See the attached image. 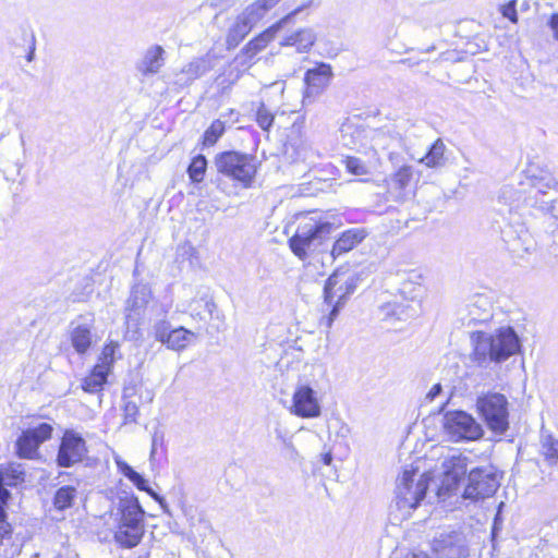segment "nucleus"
I'll return each instance as SVG.
<instances>
[{
	"label": "nucleus",
	"mask_w": 558,
	"mask_h": 558,
	"mask_svg": "<svg viewBox=\"0 0 558 558\" xmlns=\"http://www.w3.org/2000/svg\"><path fill=\"white\" fill-rule=\"evenodd\" d=\"M252 28V26H250L245 21L238 16L236 22L229 29V33L227 35L228 49L235 48L251 32Z\"/></svg>",
	"instance_id": "obj_35"
},
{
	"label": "nucleus",
	"mask_w": 558,
	"mask_h": 558,
	"mask_svg": "<svg viewBox=\"0 0 558 558\" xmlns=\"http://www.w3.org/2000/svg\"><path fill=\"white\" fill-rule=\"evenodd\" d=\"M530 185L535 191L533 195L527 197V204L532 207L531 201L533 197H537L538 199H544L543 196L546 195L547 190H556L558 191V181L547 171H541L538 174L531 173L529 177Z\"/></svg>",
	"instance_id": "obj_25"
},
{
	"label": "nucleus",
	"mask_w": 558,
	"mask_h": 558,
	"mask_svg": "<svg viewBox=\"0 0 558 558\" xmlns=\"http://www.w3.org/2000/svg\"><path fill=\"white\" fill-rule=\"evenodd\" d=\"M94 318L87 316H78L70 324V339L75 352L84 355L94 343L95 333Z\"/></svg>",
	"instance_id": "obj_20"
},
{
	"label": "nucleus",
	"mask_w": 558,
	"mask_h": 558,
	"mask_svg": "<svg viewBox=\"0 0 558 558\" xmlns=\"http://www.w3.org/2000/svg\"><path fill=\"white\" fill-rule=\"evenodd\" d=\"M165 50L161 46L150 47L137 64V70L143 75H153L159 72L163 65Z\"/></svg>",
	"instance_id": "obj_27"
},
{
	"label": "nucleus",
	"mask_w": 558,
	"mask_h": 558,
	"mask_svg": "<svg viewBox=\"0 0 558 558\" xmlns=\"http://www.w3.org/2000/svg\"><path fill=\"white\" fill-rule=\"evenodd\" d=\"M335 227L331 222L310 218L301 222L289 240L291 251L302 260L310 254L323 252V244L330 239Z\"/></svg>",
	"instance_id": "obj_5"
},
{
	"label": "nucleus",
	"mask_w": 558,
	"mask_h": 558,
	"mask_svg": "<svg viewBox=\"0 0 558 558\" xmlns=\"http://www.w3.org/2000/svg\"><path fill=\"white\" fill-rule=\"evenodd\" d=\"M366 238V231L363 228H351L341 233L333 242L332 248L328 254L330 260L348 253L359 245Z\"/></svg>",
	"instance_id": "obj_23"
},
{
	"label": "nucleus",
	"mask_w": 558,
	"mask_h": 558,
	"mask_svg": "<svg viewBox=\"0 0 558 558\" xmlns=\"http://www.w3.org/2000/svg\"><path fill=\"white\" fill-rule=\"evenodd\" d=\"M140 558H148V557H147V556H145V557H140Z\"/></svg>",
	"instance_id": "obj_63"
},
{
	"label": "nucleus",
	"mask_w": 558,
	"mask_h": 558,
	"mask_svg": "<svg viewBox=\"0 0 558 558\" xmlns=\"http://www.w3.org/2000/svg\"><path fill=\"white\" fill-rule=\"evenodd\" d=\"M216 307V303L213 299L201 298L199 300H195L191 303V315L192 317L205 319L203 314L206 313L207 315L213 316Z\"/></svg>",
	"instance_id": "obj_40"
},
{
	"label": "nucleus",
	"mask_w": 558,
	"mask_h": 558,
	"mask_svg": "<svg viewBox=\"0 0 558 558\" xmlns=\"http://www.w3.org/2000/svg\"><path fill=\"white\" fill-rule=\"evenodd\" d=\"M468 325L487 323L493 318V306L489 299L483 294L474 295L466 304Z\"/></svg>",
	"instance_id": "obj_24"
},
{
	"label": "nucleus",
	"mask_w": 558,
	"mask_h": 558,
	"mask_svg": "<svg viewBox=\"0 0 558 558\" xmlns=\"http://www.w3.org/2000/svg\"><path fill=\"white\" fill-rule=\"evenodd\" d=\"M137 395V387L134 384H129L123 387L122 401H133V398Z\"/></svg>",
	"instance_id": "obj_50"
},
{
	"label": "nucleus",
	"mask_w": 558,
	"mask_h": 558,
	"mask_svg": "<svg viewBox=\"0 0 558 558\" xmlns=\"http://www.w3.org/2000/svg\"><path fill=\"white\" fill-rule=\"evenodd\" d=\"M343 276L344 272L336 270L326 280L324 287V301L326 304H331L336 296L345 302L347 299L354 293L357 287L359 277L352 275L343 279Z\"/></svg>",
	"instance_id": "obj_19"
},
{
	"label": "nucleus",
	"mask_w": 558,
	"mask_h": 558,
	"mask_svg": "<svg viewBox=\"0 0 558 558\" xmlns=\"http://www.w3.org/2000/svg\"><path fill=\"white\" fill-rule=\"evenodd\" d=\"M87 452V445L82 435L73 429H65L59 444L56 464L59 468H72L83 462Z\"/></svg>",
	"instance_id": "obj_12"
},
{
	"label": "nucleus",
	"mask_w": 558,
	"mask_h": 558,
	"mask_svg": "<svg viewBox=\"0 0 558 558\" xmlns=\"http://www.w3.org/2000/svg\"><path fill=\"white\" fill-rule=\"evenodd\" d=\"M277 27H270L248 41L242 49V53L246 58L245 61H251L259 51L265 49L267 45L274 39Z\"/></svg>",
	"instance_id": "obj_29"
},
{
	"label": "nucleus",
	"mask_w": 558,
	"mask_h": 558,
	"mask_svg": "<svg viewBox=\"0 0 558 558\" xmlns=\"http://www.w3.org/2000/svg\"><path fill=\"white\" fill-rule=\"evenodd\" d=\"M533 199L532 208L539 210L546 217L548 228L553 233L558 232V199L547 202L537 197L531 198V201Z\"/></svg>",
	"instance_id": "obj_30"
},
{
	"label": "nucleus",
	"mask_w": 558,
	"mask_h": 558,
	"mask_svg": "<svg viewBox=\"0 0 558 558\" xmlns=\"http://www.w3.org/2000/svg\"><path fill=\"white\" fill-rule=\"evenodd\" d=\"M291 413L299 417L313 418L322 413L316 391L308 385L299 386L292 399Z\"/></svg>",
	"instance_id": "obj_17"
},
{
	"label": "nucleus",
	"mask_w": 558,
	"mask_h": 558,
	"mask_svg": "<svg viewBox=\"0 0 558 558\" xmlns=\"http://www.w3.org/2000/svg\"><path fill=\"white\" fill-rule=\"evenodd\" d=\"M409 558H427V555L423 553L412 554Z\"/></svg>",
	"instance_id": "obj_59"
},
{
	"label": "nucleus",
	"mask_w": 558,
	"mask_h": 558,
	"mask_svg": "<svg viewBox=\"0 0 558 558\" xmlns=\"http://www.w3.org/2000/svg\"><path fill=\"white\" fill-rule=\"evenodd\" d=\"M225 132V123L220 120H215L210 126L205 131L203 136V144L205 146H213Z\"/></svg>",
	"instance_id": "obj_41"
},
{
	"label": "nucleus",
	"mask_w": 558,
	"mask_h": 558,
	"mask_svg": "<svg viewBox=\"0 0 558 558\" xmlns=\"http://www.w3.org/2000/svg\"><path fill=\"white\" fill-rule=\"evenodd\" d=\"M214 166L219 174L242 189L252 187L257 173L256 157L238 150L217 154L214 158Z\"/></svg>",
	"instance_id": "obj_4"
},
{
	"label": "nucleus",
	"mask_w": 558,
	"mask_h": 558,
	"mask_svg": "<svg viewBox=\"0 0 558 558\" xmlns=\"http://www.w3.org/2000/svg\"><path fill=\"white\" fill-rule=\"evenodd\" d=\"M278 3L277 0H256L251 5H248L241 15H239L243 21H245L250 26H254L257 24L266 13L272 9Z\"/></svg>",
	"instance_id": "obj_28"
},
{
	"label": "nucleus",
	"mask_w": 558,
	"mask_h": 558,
	"mask_svg": "<svg viewBox=\"0 0 558 558\" xmlns=\"http://www.w3.org/2000/svg\"><path fill=\"white\" fill-rule=\"evenodd\" d=\"M468 461L469 459L462 456L452 457L448 460L441 484L438 488L439 496L452 495L457 493L462 482L466 483Z\"/></svg>",
	"instance_id": "obj_15"
},
{
	"label": "nucleus",
	"mask_w": 558,
	"mask_h": 558,
	"mask_svg": "<svg viewBox=\"0 0 558 558\" xmlns=\"http://www.w3.org/2000/svg\"><path fill=\"white\" fill-rule=\"evenodd\" d=\"M154 393L149 390L146 391V400L148 403L153 402Z\"/></svg>",
	"instance_id": "obj_58"
},
{
	"label": "nucleus",
	"mask_w": 558,
	"mask_h": 558,
	"mask_svg": "<svg viewBox=\"0 0 558 558\" xmlns=\"http://www.w3.org/2000/svg\"><path fill=\"white\" fill-rule=\"evenodd\" d=\"M429 480L426 473L418 474L413 468L404 469L397 478L393 506L402 519L410 517L425 499Z\"/></svg>",
	"instance_id": "obj_3"
},
{
	"label": "nucleus",
	"mask_w": 558,
	"mask_h": 558,
	"mask_svg": "<svg viewBox=\"0 0 558 558\" xmlns=\"http://www.w3.org/2000/svg\"><path fill=\"white\" fill-rule=\"evenodd\" d=\"M442 391V387L440 384H436L432 387V389L428 391L426 398L429 400H434L436 397H438Z\"/></svg>",
	"instance_id": "obj_53"
},
{
	"label": "nucleus",
	"mask_w": 558,
	"mask_h": 558,
	"mask_svg": "<svg viewBox=\"0 0 558 558\" xmlns=\"http://www.w3.org/2000/svg\"><path fill=\"white\" fill-rule=\"evenodd\" d=\"M515 4H517V1L512 0V1H510L507 4L501 7V14H502V16L507 17L512 23H517L518 22V14H517Z\"/></svg>",
	"instance_id": "obj_49"
},
{
	"label": "nucleus",
	"mask_w": 558,
	"mask_h": 558,
	"mask_svg": "<svg viewBox=\"0 0 558 558\" xmlns=\"http://www.w3.org/2000/svg\"><path fill=\"white\" fill-rule=\"evenodd\" d=\"M446 145L441 138H437L428 148L427 153L420 159L428 168H439L446 163Z\"/></svg>",
	"instance_id": "obj_31"
},
{
	"label": "nucleus",
	"mask_w": 558,
	"mask_h": 558,
	"mask_svg": "<svg viewBox=\"0 0 558 558\" xmlns=\"http://www.w3.org/2000/svg\"><path fill=\"white\" fill-rule=\"evenodd\" d=\"M442 421L445 432L453 441L477 440L484 435L482 425L465 411H449Z\"/></svg>",
	"instance_id": "obj_10"
},
{
	"label": "nucleus",
	"mask_w": 558,
	"mask_h": 558,
	"mask_svg": "<svg viewBox=\"0 0 558 558\" xmlns=\"http://www.w3.org/2000/svg\"><path fill=\"white\" fill-rule=\"evenodd\" d=\"M154 500H156L160 506L161 508L165 510V511H168V506H167V502L165 500L163 497H161L159 494H157L154 489H151L149 486H148V489L145 490Z\"/></svg>",
	"instance_id": "obj_52"
},
{
	"label": "nucleus",
	"mask_w": 558,
	"mask_h": 558,
	"mask_svg": "<svg viewBox=\"0 0 558 558\" xmlns=\"http://www.w3.org/2000/svg\"><path fill=\"white\" fill-rule=\"evenodd\" d=\"M476 410L486 426L497 435L509 428V402L505 395L496 391L481 393L476 399Z\"/></svg>",
	"instance_id": "obj_7"
},
{
	"label": "nucleus",
	"mask_w": 558,
	"mask_h": 558,
	"mask_svg": "<svg viewBox=\"0 0 558 558\" xmlns=\"http://www.w3.org/2000/svg\"><path fill=\"white\" fill-rule=\"evenodd\" d=\"M497 223H500L499 227L502 225V220H497Z\"/></svg>",
	"instance_id": "obj_62"
},
{
	"label": "nucleus",
	"mask_w": 558,
	"mask_h": 558,
	"mask_svg": "<svg viewBox=\"0 0 558 558\" xmlns=\"http://www.w3.org/2000/svg\"><path fill=\"white\" fill-rule=\"evenodd\" d=\"M541 453L548 464L554 465L558 462V439L551 435H542Z\"/></svg>",
	"instance_id": "obj_37"
},
{
	"label": "nucleus",
	"mask_w": 558,
	"mask_h": 558,
	"mask_svg": "<svg viewBox=\"0 0 558 558\" xmlns=\"http://www.w3.org/2000/svg\"><path fill=\"white\" fill-rule=\"evenodd\" d=\"M211 70L210 61L205 58H197L186 64L182 71L177 74V83L186 85L196 78L205 75Z\"/></svg>",
	"instance_id": "obj_26"
},
{
	"label": "nucleus",
	"mask_w": 558,
	"mask_h": 558,
	"mask_svg": "<svg viewBox=\"0 0 558 558\" xmlns=\"http://www.w3.org/2000/svg\"><path fill=\"white\" fill-rule=\"evenodd\" d=\"M172 329L173 328H171V324L168 320L160 319L154 324L153 333L155 339L163 344L166 342V339H168V335L171 333Z\"/></svg>",
	"instance_id": "obj_45"
},
{
	"label": "nucleus",
	"mask_w": 558,
	"mask_h": 558,
	"mask_svg": "<svg viewBox=\"0 0 558 558\" xmlns=\"http://www.w3.org/2000/svg\"><path fill=\"white\" fill-rule=\"evenodd\" d=\"M501 529V520L499 518V514H496L495 519H494V524H493V529H492V538L493 541L495 539L498 531Z\"/></svg>",
	"instance_id": "obj_54"
},
{
	"label": "nucleus",
	"mask_w": 558,
	"mask_h": 558,
	"mask_svg": "<svg viewBox=\"0 0 558 558\" xmlns=\"http://www.w3.org/2000/svg\"><path fill=\"white\" fill-rule=\"evenodd\" d=\"M315 34L312 29H302L288 39V45L295 46L299 52H306L315 43Z\"/></svg>",
	"instance_id": "obj_36"
},
{
	"label": "nucleus",
	"mask_w": 558,
	"mask_h": 558,
	"mask_svg": "<svg viewBox=\"0 0 558 558\" xmlns=\"http://www.w3.org/2000/svg\"><path fill=\"white\" fill-rule=\"evenodd\" d=\"M207 169V159L204 155L195 156L187 167L189 178L193 183H199L204 180Z\"/></svg>",
	"instance_id": "obj_39"
},
{
	"label": "nucleus",
	"mask_w": 558,
	"mask_h": 558,
	"mask_svg": "<svg viewBox=\"0 0 558 558\" xmlns=\"http://www.w3.org/2000/svg\"><path fill=\"white\" fill-rule=\"evenodd\" d=\"M151 299V290L147 284L136 283L132 287L125 302L124 313L128 326H137Z\"/></svg>",
	"instance_id": "obj_18"
},
{
	"label": "nucleus",
	"mask_w": 558,
	"mask_h": 558,
	"mask_svg": "<svg viewBox=\"0 0 558 558\" xmlns=\"http://www.w3.org/2000/svg\"><path fill=\"white\" fill-rule=\"evenodd\" d=\"M311 4H312V0H310L306 4L301 5V7L296 8L295 10H293V11H292V12H291L287 17H289V16H291V15H292V16L296 15V14H298V13H300L304 8L310 7Z\"/></svg>",
	"instance_id": "obj_55"
},
{
	"label": "nucleus",
	"mask_w": 558,
	"mask_h": 558,
	"mask_svg": "<svg viewBox=\"0 0 558 558\" xmlns=\"http://www.w3.org/2000/svg\"><path fill=\"white\" fill-rule=\"evenodd\" d=\"M345 302L337 299V301L331 304H327L328 306H331V310L329 314L326 317H323L320 325L325 326L326 328H331L335 319L338 317L340 310L343 307Z\"/></svg>",
	"instance_id": "obj_47"
},
{
	"label": "nucleus",
	"mask_w": 558,
	"mask_h": 558,
	"mask_svg": "<svg viewBox=\"0 0 558 558\" xmlns=\"http://www.w3.org/2000/svg\"><path fill=\"white\" fill-rule=\"evenodd\" d=\"M114 509L118 522L114 541L124 548L137 546L145 533L146 515L138 497L132 490L120 489L117 493Z\"/></svg>",
	"instance_id": "obj_2"
},
{
	"label": "nucleus",
	"mask_w": 558,
	"mask_h": 558,
	"mask_svg": "<svg viewBox=\"0 0 558 558\" xmlns=\"http://www.w3.org/2000/svg\"><path fill=\"white\" fill-rule=\"evenodd\" d=\"M345 169L349 173L354 175H365L368 173L366 163L357 157L348 156L343 160Z\"/></svg>",
	"instance_id": "obj_42"
},
{
	"label": "nucleus",
	"mask_w": 558,
	"mask_h": 558,
	"mask_svg": "<svg viewBox=\"0 0 558 558\" xmlns=\"http://www.w3.org/2000/svg\"><path fill=\"white\" fill-rule=\"evenodd\" d=\"M77 497V490L72 485H65L60 488H58L54 493L52 505L53 508L58 511H64L66 509H70L74 500Z\"/></svg>",
	"instance_id": "obj_32"
},
{
	"label": "nucleus",
	"mask_w": 558,
	"mask_h": 558,
	"mask_svg": "<svg viewBox=\"0 0 558 558\" xmlns=\"http://www.w3.org/2000/svg\"><path fill=\"white\" fill-rule=\"evenodd\" d=\"M331 77L332 70L327 63H319L317 66L308 69L304 77L306 90L303 104H311L316 96L320 95L329 85Z\"/></svg>",
	"instance_id": "obj_21"
},
{
	"label": "nucleus",
	"mask_w": 558,
	"mask_h": 558,
	"mask_svg": "<svg viewBox=\"0 0 558 558\" xmlns=\"http://www.w3.org/2000/svg\"><path fill=\"white\" fill-rule=\"evenodd\" d=\"M323 462L326 465H330L331 464V462H332V454H331V452H327V453L323 454Z\"/></svg>",
	"instance_id": "obj_56"
},
{
	"label": "nucleus",
	"mask_w": 558,
	"mask_h": 558,
	"mask_svg": "<svg viewBox=\"0 0 558 558\" xmlns=\"http://www.w3.org/2000/svg\"><path fill=\"white\" fill-rule=\"evenodd\" d=\"M500 215H502V225L499 227L501 239L514 257L522 258L524 254L534 250V240L521 221V216L513 213L511 207L507 211L500 209Z\"/></svg>",
	"instance_id": "obj_6"
},
{
	"label": "nucleus",
	"mask_w": 558,
	"mask_h": 558,
	"mask_svg": "<svg viewBox=\"0 0 558 558\" xmlns=\"http://www.w3.org/2000/svg\"><path fill=\"white\" fill-rule=\"evenodd\" d=\"M123 425L137 423V416L140 414L137 402L123 401Z\"/></svg>",
	"instance_id": "obj_44"
},
{
	"label": "nucleus",
	"mask_w": 558,
	"mask_h": 558,
	"mask_svg": "<svg viewBox=\"0 0 558 558\" xmlns=\"http://www.w3.org/2000/svg\"><path fill=\"white\" fill-rule=\"evenodd\" d=\"M501 477L492 464L468 469L462 497L472 501L488 498L499 488Z\"/></svg>",
	"instance_id": "obj_8"
},
{
	"label": "nucleus",
	"mask_w": 558,
	"mask_h": 558,
	"mask_svg": "<svg viewBox=\"0 0 558 558\" xmlns=\"http://www.w3.org/2000/svg\"><path fill=\"white\" fill-rule=\"evenodd\" d=\"M34 56H35V47L33 46V47H32V49H31V51H29V52L27 53V56H26V60H27L28 62L33 61Z\"/></svg>",
	"instance_id": "obj_57"
},
{
	"label": "nucleus",
	"mask_w": 558,
	"mask_h": 558,
	"mask_svg": "<svg viewBox=\"0 0 558 558\" xmlns=\"http://www.w3.org/2000/svg\"><path fill=\"white\" fill-rule=\"evenodd\" d=\"M21 143H22L23 146L25 145V141H24L23 136H21Z\"/></svg>",
	"instance_id": "obj_61"
},
{
	"label": "nucleus",
	"mask_w": 558,
	"mask_h": 558,
	"mask_svg": "<svg viewBox=\"0 0 558 558\" xmlns=\"http://www.w3.org/2000/svg\"><path fill=\"white\" fill-rule=\"evenodd\" d=\"M25 475L22 464H10L0 471V485L16 487L25 481Z\"/></svg>",
	"instance_id": "obj_33"
},
{
	"label": "nucleus",
	"mask_w": 558,
	"mask_h": 558,
	"mask_svg": "<svg viewBox=\"0 0 558 558\" xmlns=\"http://www.w3.org/2000/svg\"><path fill=\"white\" fill-rule=\"evenodd\" d=\"M191 337H195V333L191 330H187L184 327L173 328L163 344L170 350L181 351L185 349Z\"/></svg>",
	"instance_id": "obj_34"
},
{
	"label": "nucleus",
	"mask_w": 558,
	"mask_h": 558,
	"mask_svg": "<svg viewBox=\"0 0 558 558\" xmlns=\"http://www.w3.org/2000/svg\"><path fill=\"white\" fill-rule=\"evenodd\" d=\"M277 1L279 2L280 0H277Z\"/></svg>",
	"instance_id": "obj_64"
},
{
	"label": "nucleus",
	"mask_w": 558,
	"mask_h": 558,
	"mask_svg": "<svg viewBox=\"0 0 558 558\" xmlns=\"http://www.w3.org/2000/svg\"><path fill=\"white\" fill-rule=\"evenodd\" d=\"M163 442H165V434H163V432L161 429H159V428H156L154 430V434H153V437H151V449H150V454H149L150 460L154 459V457L156 454V451H157V448L159 446L162 447Z\"/></svg>",
	"instance_id": "obj_48"
},
{
	"label": "nucleus",
	"mask_w": 558,
	"mask_h": 558,
	"mask_svg": "<svg viewBox=\"0 0 558 558\" xmlns=\"http://www.w3.org/2000/svg\"><path fill=\"white\" fill-rule=\"evenodd\" d=\"M417 295H414L410 302H389L381 306L380 313L383 315V319L386 322L396 319L405 322L410 318H413L418 313V301H416Z\"/></svg>",
	"instance_id": "obj_22"
},
{
	"label": "nucleus",
	"mask_w": 558,
	"mask_h": 558,
	"mask_svg": "<svg viewBox=\"0 0 558 558\" xmlns=\"http://www.w3.org/2000/svg\"><path fill=\"white\" fill-rule=\"evenodd\" d=\"M432 547L438 558H466L469 556L465 536L457 531L441 533L434 538Z\"/></svg>",
	"instance_id": "obj_14"
},
{
	"label": "nucleus",
	"mask_w": 558,
	"mask_h": 558,
	"mask_svg": "<svg viewBox=\"0 0 558 558\" xmlns=\"http://www.w3.org/2000/svg\"><path fill=\"white\" fill-rule=\"evenodd\" d=\"M412 168L402 166L391 178L392 184L399 190L405 189L412 179Z\"/></svg>",
	"instance_id": "obj_43"
},
{
	"label": "nucleus",
	"mask_w": 558,
	"mask_h": 558,
	"mask_svg": "<svg viewBox=\"0 0 558 558\" xmlns=\"http://www.w3.org/2000/svg\"><path fill=\"white\" fill-rule=\"evenodd\" d=\"M380 135V131L368 126L344 124L341 129L343 145L356 150L374 149L375 143L373 142Z\"/></svg>",
	"instance_id": "obj_16"
},
{
	"label": "nucleus",
	"mask_w": 558,
	"mask_h": 558,
	"mask_svg": "<svg viewBox=\"0 0 558 558\" xmlns=\"http://www.w3.org/2000/svg\"><path fill=\"white\" fill-rule=\"evenodd\" d=\"M52 432L53 427L49 423H40L22 430L15 441L16 456L27 460L39 459V447L52 437Z\"/></svg>",
	"instance_id": "obj_11"
},
{
	"label": "nucleus",
	"mask_w": 558,
	"mask_h": 558,
	"mask_svg": "<svg viewBox=\"0 0 558 558\" xmlns=\"http://www.w3.org/2000/svg\"><path fill=\"white\" fill-rule=\"evenodd\" d=\"M274 119L275 118L272 113L265 107L264 104H260L256 112V122L260 129L268 131L272 126Z\"/></svg>",
	"instance_id": "obj_46"
},
{
	"label": "nucleus",
	"mask_w": 558,
	"mask_h": 558,
	"mask_svg": "<svg viewBox=\"0 0 558 558\" xmlns=\"http://www.w3.org/2000/svg\"><path fill=\"white\" fill-rule=\"evenodd\" d=\"M119 347V343L116 341H110L105 344L97 364L93 367L90 374L82 381V389L85 392L97 393L104 389L116 360L121 359Z\"/></svg>",
	"instance_id": "obj_9"
},
{
	"label": "nucleus",
	"mask_w": 558,
	"mask_h": 558,
	"mask_svg": "<svg viewBox=\"0 0 558 558\" xmlns=\"http://www.w3.org/2000/svg\"><path fill=\"white\" fill-rule=\"evenodd\" d=\"M117 465H118L119 471L126 478H129L136 486L137 489H140V490L148 489L147 480L142 474L136 472L131 465H129L126 462L120 461V460L117 461Z\"/></svg>",
	"instance_id": "obj_38"
},
{
	"label": "nucleus",
	"mask_w": 558,
	"mask_h": 558,
	"mask_svg": "<svg viewBox=\"0 0 558 558\" xmlns=\"http://www.w3.org/2000/svg\"><path fill=\"white\" fill-rule=\"evenodd\" d=\"M470 339L473 347L471 360L480 367L505 362L521 350V340L510 326L500 327L493 333L473 331Z\"/></svg>",
	"instance_id": "obj_1"
},
{
	"label": "nucleus",
	"mask_w": 558,
	"mask_h": 558,
	"mask_svg": "<svg viewBox=\"0 0 558 558\" xmlns=\"http://www.w3.org/2000/svg\"><path fill=\"white\" fill-rule=\"evenodd\" d=\"M547 25L553 31L554 38L558 41V13H553L550 15Z\"/></svg>",
	"instance_id": "obj_51"
},
{
	"label": "nucleus",
	"mask_w": 558,
	"mask_h": 558,
	"mask_svg": "<svg viewBox=\"0 0 558 558\" xmlns=\"http://www.w3.org/2000/svg\"><path fill=\"white\" fill-rule=\"evenodd\" d=\"M506 194H507V190L505 189V190H502V194H501L500 198H505Z\"/></svg>",
	"instance_id": "obj_60"
},
{
	"label": "nucleus",
	"mask_w": 558,
	"mask_h": 558,
	"mask_svg": "<svg viewBox=\"0 0 558 558\" xmlns=\"http://www.w3.org/2000/svg\"><path fill=\"white\" fill-rule=\"evenodd\" d=\"M11 499L8 486L0 485V557L13 558L21 551V546L12 542V526L8 522L7 505Z\"/></svg>",
	"instance_id": "obj_13"
}]
</instances>
